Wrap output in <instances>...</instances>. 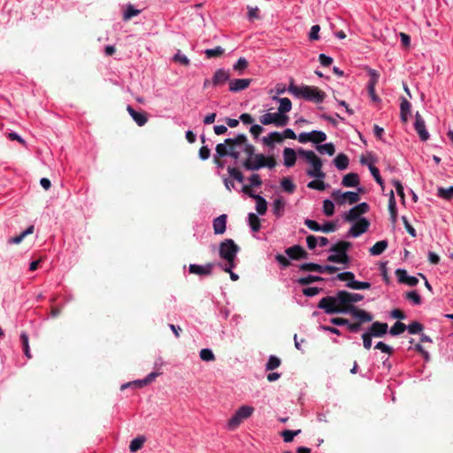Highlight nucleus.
Wrapping results in <instances>:
<instances>
[{
	"instance_id": "obj_3",
	"label": "nucleus",
	"mask_w": 453,
	"mask_h": 453,
	"mask_svg": "<svg viewBox=\"0 0 453 453\" xmlns=\"http://www.w3.org/2000/svg\"><path fill=\"white\" fill-rule=\"evenodd\" d=\"M351 247V243L347 241H340L330 248V251L334 252L327 257V261L337 264H348L349 257L347 254L348 250Z\"/></svg>"
},
{
	"instance_id": "obj_37",
	"label": "nucleus",
	"mask_w": 453,
	"mask_h": 453,
	"mask_svg": "<svg viewBox=\"0 0 453 453\" xmlns=\"http://www.w3.org/2000/svg\"><path fill=\"white\" fill-rule=\"evenodd\" d=\"M439 197L445 200H451L453 198V186L449 188H439L437 190Z\"/></svg>"
},
{
	"instance_id": "obj_48",
	"label": "nucleus",
	"mask_w": 453,
	"mask_h": 453,
	"mask_svg": "<svg viewBox=\"0 0 453 453\" xmlns=\"http://www.w3.org/2000/svg\"><path fill=\"white\" fill-rule=\"evenodd\" d=\"M409 333L411 334H419L423 330V325L418 321H413L411 324H409L408 326H406Z\"/></svg>"
},
{
	"instance_id": "obj_2",
	"label": "nucleus",
	"mask_w": 453,
	"mask_h": 453,
	"mask_svg": "<svg viewBox=\"0 0 453 453\" xmlns=\"http://www.w3.org/2000/svg\"><path fill=\"white\" fill-rule=\"evenodd\" d=\"M297 153L300 156L305 157V159L311 165V169L307 170V174L310 177H314L317 179L325 178L326 174L322 172V161L321 159L315 154L312 150H304L303 149H299Z\"/></svg>"
},
{
	"instance_id": "obj_8",
	"label": "nucleus",
	"mask_w": 453,
	"mask_h": 453,
	"mask_svg": "<svg viewBox=\"0 0 453 453\" xmlns=\"http://www.w3.org/2000/svg\"><path fill=\"white\" fill-rule=\"evenodd\" d=\"M303 99L313 103H322L326 98V93L317 87L303 86Z\"/></svg>"
},
{
	"instance_id": "obj_45",
	"label": "nucleus",
	"mask_w": 453,
	"mask_h": 453,
	"mask_svg": "<svg viewBox=\"0 0 453 453\" xmlns=\"http://www.w3.org/2000/svg\"><path fill=\"white\" fill-rule=\"evenodd\" d=\"M280 359L275 356H271L266 364V370L273 371L280 365Z\"/></svg>"
},
{
	"instance_id": "obj_12",
	"label": "nucleus",
	"mask_w": 453,
	"mask_h": 453,
	"mask_svg": "<svg viewBox=\"0 0 453 453\" xmlns=\"http://www.w3.org/2000/svg\"><path fill=\"white\" fill-rule=\"evenodd\" d=\"M265 155L257 154L252 158H247L243 162V166L246 170L256 171L264 167Z\"/></svg>"
},
{
	"instance_id": "obj_7",
	"label": "nucleus",
	"mask_w": 453,
	"mask_h": 453,
	"mask_svg": "<svg viewBox=\"0 0 453 453\" xmlns=\"http://www.w3.org/2000/svg\"><path fill=\"white\" fill-rule=\"evenodd\" d=\"M332 197L336 203L340 204L344 203L346 201L349 204H353L360 200L358 193L352 191L342 192L341 190H335L332 193Z\"/></svg>"
},
{
	"instance_id": "obj_21",
	"label": "nucleus",
	"mask_w": 453,
	"mask_h": 453,
	"mask_svg": "<svg viewBox=\"0 0 453 453\" xmlns=\"http://www.w3.org/2000/svg\"><path fill=\"white\" fill-rule=\"evenodd\" d=\"M284 165L287 167H292L296 162V152L294 149L285 148L283 150Z\"/></svg>"
},
{
	"instance_id": "obj_46",
	"label": "nucleus",
	"mask_w": 453,
	"mask_h": 453,
	"mask_svg": "<svg viewBox=\"0 0 453 453\" xmlns=\"http://www.w3.org/2000/svg\"><path fill=\"white\" fill-rule=\"evenodd\" d=\"M141 12L140 10L135 9L133 5H128L127 10L124 12L123 19L129 20L131 18L138 15Z\"/></svg>"
},
{
	"instance_id": "obj_33",
	"label": "nucleus",
	"mask_w": 453,
	"mask_h": 453,
	"mask_svg": "<svg viewBox=\"0 0 453 453\" xmlns=\"http://www.w3.org/2000/svg\"><path fill=\"white\" fill-rule=\"evenodd\" d=\"M255 200L257 202L256 210H257V213L260 215L265 214V212L267 211L266 200L264 197H262L261 196H255Z\"/></svg>"
},
{
	"instance_id": "obj_44",
	"label": "nucleus",
	"mask_w": 453,
	"mask_h": 453,
	"mask_svg": "<svg viewBox=\"0 0 453 453\" xmlns=\"http://www.w3.org/2000/svg\"><path fill=\"white\" fill-rule=\"evenodd\" d=\"M224 53V49L220 46H217L214 49H208L204 51L205 56L208 58L220 57Z\"/></svg>"
},
{
	"instance_id": "obj_59",
	"label": "nucleus",
	"mask_w": 453,
	"mask_h": 453,
	"mask_svg": "<svg viewBox=\"0 0 453 453\" xmlns=\"http://www.w3.org/2000/svg\"><path fill=\"white\" fill-rule=\"evenodd\" d=\"M368 73L370 75V81L367 86H375L379 81V73L373 69H368Z\"/></svg>"
},
{
	"instance_id": "obj_4",
	"label": "nucleus",
	"mask_w": 453,
	"mask_h": 453,
	"mask_svg": "<svg viewBox=\"0 0 453 453\" xmlns=\"http://www.w3.org/2000/svg\"><path fill=\"white\" fill-rule=\"evenodd\" d=\"M254 412V408L248 405L241 406L233 417L228 420L227 427L230 430H235L243 420L249 418Z\"/></svg>"
},
{
	"instance_id": "obj_36",
	"label": "nucleus",
	"mask_w": 453,
	"mask_h": 453,
	"mask_svg": "<svg viewBox=\"0 0 453 453\" xmlns=\"http://www.w3.org/2000/svg\"><path fill=\"white\" fill-rule=\"evenodd\" d=\"M145 442V437L144 436H139L134 440L131 441L129 445V450L131 452H136L139 449H141Z\"/></svg>"
},
{
	"instance_id": "obj_1",
	"label": "nucleus",
	"mask_w": 453,
	"mask_h": 453,
	"mask_svg": "<svg viewBox=\"0 0 453 453\" xmlns=\"http://www.w3.org/2000/svg\"><path fill=\"white\" fill-rule=\"evenodd\" d=\"M318 307L325 311L327 314L347 313L349 312L361 322H370L373 317L367 311L361 310L352 304L349 292L340 290L335 296L323 297L318 303Z\"/></svg>"
},
{
	"instance_id": "obj_5",
	"label": "nucleus",
	"mask_w": 453,
	"mask_h": 453,
	"mask_svg": "<svg viewBox=\"0 0 453 453\" xmlns=\"http://www.w3.org/2000/svg\"><path fill=\"white\" fill-rule=\"evenodd\" d=\"M240 248L232 239H226L219 244V257L226 261L235 260Z\"/></svg>"
},
{
	"instance_id": "obj_23",
	"label": "nucleus",
	"mask_w": 453,
	"mask_h": 453,
	"mask_svg": "<svg viewBox=\"0 0 453 453\" xmlns=\"http://www.w3.org/2000/svg\"><path fill=\"white\" fill-rule=\"evenodd\" d=\"M274 100H277L280 103L278 107V112L280 114L286 115V113L289 112L292 108V103L288 97H273Z\"/></svg>"
},
{
	"instance_id": "obj_15",
	"label": "nucleus",
	"mask_w": 453,
	"mask_h": 453,
	"mask_svg": "<svg viewBox=\"0 0 453 453\" xmlns=\"http://www.w3.org/2000/svg\"><path fill=\"white\" fill-rule=\"evenodd\" d=\"M285 252L293 260L308 258L307 251L300 245L291 246L286 249Z\"/></svg>"
},
{
	"instance_id": "obj_52",
	"label": "nucleus",
	"mask_w": 453,
	"mask_h": 453,
	"mask_svg": "<svg viewBox=\"0 0 453 453\" xmlns=\"http://www.w3.org/2000/svg\"><path fill=\"white\" fill-rule=\"evenodd\" d=\"M248 67V61L244 58H240L234 65V69L242 73Z\"/></svg>"
},
{
	"instance_id": "obj_47",
	"label": "nucleus",
	"mask_w": 453,
	"mask_h": 453,
	"mask_svg": "<svg viewBox=\"0 0 453 453\" xmlns=\"http://www.w3.org/2000/svg\"><path fill=\"white\" fill-rule=\"evenodd\" d=\"M301 433V430H284L281 433V436L285 442H291L294 440V437Z\"/></svg>"
},
{
	"instance_id": "obj_40",
	"label": "nucleus",
	"mask_w": 453,
	"mask_h": 453,
	"mask_svg": "<svg viewBox=\"0 0 453 453\" xmlns=\"http://www.w3.org/2000/svg\"><path fill=\"white\" fill-rule=\"evenodd\" d=\"M288 91L296 97H303V86H296L293 81H291V83L289 84Z\"/></svg>"
},
{
	"instance_id": "obj_26",
	"label": "nucleus",
	"mask_w": 453,
	"mask_h": 453,
	"mask_svg": "<svg viewBox=\"0 0 453 453\" xmlns=\"http://www.w3.org/2000/svg\"><path fill=\"white\" fill-rule=\"evenodd\" d=\"M349 157L347 155L343 153H340L336 156V157L334 159V165L338 170H345L348 168L349 165Z\"/></svg>"
},
{
	"instance_id": "obj_32",
	"label": "nucleus",
	"mask_w": 453,
	"mask_h": 453,
	"mask_svg": "<svg viewBox=\"0 0 453 453\" xmlns=\"http://www.w3.org/2000/svg\"><path fill=\"white\" fill-rule=\"evenodd\" d=\"M310 136L311 142L319 145L326 140V134L323 131L313 130L310 132Z\"/></svg>"
},
{
	"instance_id": "obj_55",
	"label": "nucleus",
	"mask_w": 453,
	"mask_h": 453,
	"mask_svg": "<svg viewBox=\"0 0 453 453\" xmlns=\"http://www.w3.org/2000/svg\"><path fill=\"white\" fill-rule=\"evenodd\" d=\"M173 59L174 62H178L185 66L190 64L189 59L185 55H182L180 50L173 56Z\"/></svg>"
},
{
	"instance_id": "obj_10",
	"label": "nucleus",
	"mask_w": 453,
	"mask_h": 453,
	"mask_svg": "<svg viewBox=\"0 0 453 453\" xmlns=\"http://www.w3.org/2000/svg\"><path fill=\"white\" fill-rule=\"evenodd\" d=\"M370 206L366 203H361L353 208H351L348 213L345 214L344 219L351 222L357 219L361 215L365 214L369 211Z\"/></svg>"
},
{
	"instance_id": "obj_14",
	"label": "nucleus",
	"mask_w": 453,
	"mask_h": 453,
	"mask_svg": "<svg viewBox=\"0 0 453 453\" xmlns=\"http://www.w3.org/2000/svg\"><path fill=\"white\" fill-rule=\"evenodd\" d=\"M213 266L214 265L212 263H208L205 265L191 264L188 266V272L192 274H196L199 276H207L211 274Z\"/></svg>"
},
{
	"instance_id": "obj_63",
	"label": "nucleus",
	"mask_w": 453,
	"mask_h": 453,
	"mask_svg": "<svg viewBox=\"0 0 453 453\" xmlns=\"http://www.w3.org/2000/svg\"><path fill=\"white\" fill-rule=\"evenodd\" d=\"M374 348L388 355H392L393 353V349L382 342H379Z\"/></svg>"
},
{
	"instance_id": "obj_22",
	"label": "nucleus",
	"mask_w": 453,
	"mask_h": 453,
	"mask_svg": "<svg viewBox=\"0 0 453 453\" xmlns=\"http://www.w3.org/2000/svg\"><path fill=\"white\" fill-rule=\"evenodd\" d=\"M284 140V136L279 132H272L268 134V136H265L262 139V142L265 145L268 147H273L274 142H282Z\"/></svg>"
},
{
	"instance_id": "obj_25",
	"label": "nucleus",
	"mask_w": 453,
	"mask_h": 453,
	"mask_svg": "<svg viewBox=\"0 0 453 453\" xmlns=\"http://www.w3.org/2000/svg\"><path fill=\"white\" fill-rule=\"evenodd\" d=\"M342 184L344 187H357L359 185L358 174L355 173H349L346 174L342 180Z\"/></svg>"
},
{
	"instance_id": "obj_24",
	"label": "nucleus",
	"mask_w": 453,
	"mask_h": 453,
	"mask_svg": "<svg viewBox=\"0 0 453 453\" xmlns=\"http://www.w3.org/2000/svg\"><path fill=\"white\" fill-rule=\"evenodd\" d=\"M411 104L406 98L401 99L400 117L403 123L408 121V115L411 112Z\"/></svg>"
},
{
	"instance_id": "obj_49",
	"label": "nucleus",
	"mask_w": 453,
	"mask_h": 453,
	"mask_svg": "<svg viewBox=\"0 0 453 453\" xmlns=\"http://www.w3.org/2000/svg\"><path fill=\"white\" fill-rule=\"evenodd\" d=\"M200 358L203 361L210 362L215 360V356L210 349H203L200 351Z\"/></svg>"
},
{
	"instance_id": "obj_51",
	"label": "nucleus",
	"mask_w": 453,
	"mask_h": 453,
	"mask_svg": "<svg viewBox=\"0 0 453 453\" xmlns=\"http://www.w3.org/2000/svg\"><path fill=\"white\" fill-rule=\"evenodd\" d=\"M323 211L326 216H332L334 212V204L330 200H325L323 202Z\"/></svg>"
},
{
	"instance_id": "obj_61",
	"label": "nucleus",
	"mask_w": 453,
	"mask_h": 453,
	"mask_svg": "<svg viewBox=\"0 0 453 453\" xmlns=\"http://www.w3.org/2000/svg\"><path fill=\"white\" fill-rule=\"evenodd\" d=\"M406 298L412 301L415 304L421 303V297L416 291H410L406 293Z\"/></svg>"
},
{
	"instance_id": "obj_57",
	"label": "nucleus",
	"mask_w": 453,
	"mask_h": 453,
	"mask_svg": "<svg viewBox=\"0 0 453 453\" xmlns=\"http://www.w3.org/2000/svg\"><path fill=\"white\" fill-rule=\"evenodd\" d=\"M308 188H312V189H318V190H324L326 188V185L324 183V181L320 180H311L308 183Z\"/></svg>"
},
{
	"instance_id": "obj_20",
	"label": "nucleus",
	"mask_w": 453,
	"mask_h": 453,
	"mask_svg": "<svg viewBox=\"0 0 453 453\" xmlns=\"http://www.w3.org/2000/svg\"><path fill=\"white\" fill-rule=\"evenodd\" d=\"M226 218L227 216L226 214H222L213 220V230L215 234H222L226 232Z\"/></svg>"
},
{
	"instance_id": "obj_34",
	"label": "nucleus",
	"mask_w": 453,
	"mask_h": 453,
	"mask_svg": "<svg viewBox=\"0 0 453 453\" xmlns=\"http://www.w3.org/2000/svg\"><path fill=\"white\" fill-rule=\"evenodd\" d=\"M249 224L251 230L255 233L258 232L261 227V223L259 218L255 213H249Z\"/></svg>"
},
{
	"instance_id": "obj_31",
	"label": "nucleus",
	"mask_w": 453,
	"mask_h": 453,
	"mask_svg": "<svg viewBox=\"0 0 453 453\" xmlns=\"http://www.w3.org/2000/svg\"><path fill=\"white\" fill-rule=\"evenodd\" d=\"M280 186L282 189L288 194L294 193L296 188L289 177L283 178L280 181Z\"/></svg>"
},
{
	"instance_id": "obj_19",
	"label": "nucleus",
	"mask_w": 453,
	"mask_h": 453,
	"mask_svg": "<svg viewBox=\"0 0 453 453\" xmlns=\"http://www.w3.org/2000/svg\"><path fill=\"white\" fill-rule=\"evenodd\" d=\"M127 111L139 127H142L147 123L148 117L145 112H138L130 105H127Z\"/></svg>"
},
{
	"instance_id": "obj_54",
	"label": "nucleus",
	"mask_w": 453,
	"mask_h": 453,
	"mask_svg": "<svg viewBox=\"0 0 453 453\" xmlns=\"http://www.w3.org/2000/svg\"><path fill=\"white\" fill-rule=\"evenodd\" d=\"M369 169H370V172H371L372 175L373 176L374 180H376V182L383 188V180H382L381 176L380 175L379 169L372 165H369Z\"/></svg>"
},
{
	"instance_id": "obj_16",
	"label": "nucleus",
	"mask_w": 453,
	"mask_h": 453,
	"mask_svg": "<svg viewBox=\"0 0 453 453\" xmlns=\"http://www.w3.org/2000/svg\"><path fill=\"white\" fill-rule=\"evenodd\" d=\"M388 328V326L387 323L375 321L369 327L368 333L372 337H382L387 334Z\"/></svg>"
},
{
	"instance_id": "obj_30",
	"label": "nucleus",
	"mask_w": 453,
	"mask_h": 453,
	"mask_svg": "<svg viewBox=\"0 0 453 453\" xmlns=\"http://www.w3.org/2000/svg\"><path fill=\"white\" fill-rule=\"evenodd\" d=\"M34 226H28L25 231H23L20 234L12 237L9 239V243L12 244H18L21 242V241L28 234H31L34 233Z\"/></svg>"
},
{
	"instance_id": "obj_29",
	"label": "nucleus",
	"mask_w": 453,
	"mask_h": 453,
	"mask_svg": "<svg viewBox=\"0 0 453 453\" xmlns=\"http://www.w3.org/2000/svg\"><path fill=\"white\" fill-rule=\"evenodd\" d=\"M285 206V201L282 197H278L273 201V211L274 215H276L278 218L281 217L283 214Z\"/></svg>"
},
{
	"instance_id": "obj_28",
	"label": "nucleus",
	"mask_w": 453,
	"mask_h": 453,
	"mask_svg": "<svg viewBox=\"0 0 453 453\" xmlns=\"http://www.w3.org/2000/svg\"><path fill=\"white\" fill-rule=\"evenodd\" d=\"M388 210L390 213V218L393 223H395L397 219V211H396V202L394 196L393 190L390 191V196L388 201Z\"/></svg>"
},
{
	"instance_id": "obj_53",
	"label": "nucleus",
	"mask_w": 453,
	"mask_h": 453,
	"mask_svg": "<svg viewBox=\"0 0 453 453\" xmlns=\"http://www.w3.org/2000/svg\"><path fill=\"white\" fill-rule=\"evenodd\" d=\"M336 278L342 281L352 282L355 280V275L352 272H343L338 273Z\"/></svg>"
},
{
	"instance_id": "obj_38",
	"label": "nucleus",
	"mask_w": 453,
	"mask_h": 453,
	"mask_svg": "<svg viewBox=\"0 0 453 453\" xmlns=\"http://www.w3.org/2000/svg\"><path fill=\"white\" fill-rule=\"evenodd\" d=\"M299 269L303 272H318L321 273V265L315 263H304L299 265Z\"/></svg>"
},
{
	"instance_id": "obj_64",
	"label": "nucleus",
	"mask_w": 453,
	"mask_h": 453,
	"mask_svg": "<svg viewBox=\"0 0 453 453\" xmlns=\"http://www.w3.org/2000/svg\"><path fill=\"white\" fill-rule=\"evenodd\" d=\"M250 132L254 138H257L264 132V128L260 125L256 124L250 127Z\"/></svg>"
},
{
	"instance_id": "obj_62",
	"label": "nucleus",
	"mask_w": 453,
	"mask_h": 453,
	"mask_svg": "<svg viewBox=\"0 0 453 453\" xmlns=\"http://www.w3.org/2000/svg\"><path fill=\"white\" fill-rule=\"evenodd\" d=\"M322 289L317 287H309L303 289V293L306 296H314L318 295Z\"/></svg>"
},
{
	"instance_id": "obj_9",
	"label": "nucleus",
	"mask_w": 453,
	"mask_h": 453,
	"mask_svg": "<svg viewBox=\"0 0 453 453\" xmlns=\"http://www.w3.org/2000/svg\"><path fill=\"white\" fill-rule=\"evenodd\" d=\"M248 142L247 136L243 134H238L234 138H227L225 140V144H227L229 147L228 155L231 157L237 159L240 156V153L234 150L235 146L242 145V143H246Z\"/></svg>"
},
{
	"instance_id": "obj_39",
	"label": "nucleus",
	"mask_w": 453,
	"mask_h": 453,
	"mask_svg": "<svg viewBox=\"0 0 453 453\" xmlns=\"http://www.w3.org/2000/svg\"><path fill=\"white\" fill-rule=\"evenodd\" d=\"M316 149L319 152L326 153L329 156H333L335 152L334 145L332 142L318 145Z\"/></svg>"
},
{
	"instance_id": "obj_56",
	"label": "nucleus",
	"mask_w": 453,
	"mask_h": 453,
	"mask_svg": "<svg viewBox=\"0 0 453 453\" xmlns=\"http://www.w3.org/2000/svg\"><path fill=\"white\" fill-rule=\"evenodd\" d=\"M226 146L227 144H225V142L219 143L216 146V157H223L225 156H227L229 150H227Z\"/></svg>"
},
{
	"instance_id": "obj_27",
	"label": "nucleus",
	"mask_w": 453,
	"mask_h": 453,
	"mask_svg": "<svg viewBox=\"0 0 453 453\" xmlns=\"http://www.w3.org/2000/svg\"><path fill=\"white\" fill-rule=\"evenodd\" d=\"M388 241L382 240L380 242H377L372 247L370 248L369 251L371 255L372 256H379L381 253H383L386 249L388 248Z\"/></svg>"
},
{
	"instance_id": "obj_18",
	"label": "nucleus",
	"mask_w": 453,
	"mask_h": 453,
	"mask_svg": "<svg viewBox=\"0 0 453 453\" xmlns=\"http://www.w3.org/2000/svg\"><path fill=\"white\" fill-rule=\"evenodd\" d=\"M230 74L228 71L224 69H218L211 79V83L213 86H220L229 81Z\"/></svg>"
},
{
	"instance_id": "obj_11",
	"label": "nucleus",
	"mask_w": 453,
	"mask_h": 453,
	"mask_svg": "<svg viewBox=\"0 0 453 453\" xmlns=\"http://www.w3.org/2000/svg\"><path fill=\"white\" fill-rule=\"evenodd\" d=\"M370 226V222L365 218H361L349 230L348 235L357 237L365 233Z\"/></svg>"
},
{
	"instance_id": "obj_58",
	"label": "nucleus",
	"mask_w": 453,
	"mask_h": 453,
	"mask_svg": "<svg viewBox=\"0 0 453 453\" xmlns=\"http://www.w3.org/2000/svg\"><path fill=\"white\" fill-rule=\"evenodd\" d=\"M248 18L250 20L259 19V9L257 7L248 6Z\"/></svg>"
},
{
	"instance_id": "obj_17",
	"label": "nucleus",
	"mask_w": 453,
	"mask_h": 453,
	"mask_svg": "<svg viewBox=\"0 0 453 453\" xmlns=\"http://www.w3.org/2000/svg\"><path fill=\"white\" fill-rule=\"evenodd\" d=\"M251 81V79H234L229 81V90L234 93L244 90L249 88Z\"/></svg>"
},
{
	"instance_id": "obj_6",
	"label": "nucleus",
	"mask_w": 453,
	"mask_h": 453,
	"mask_svg": "<svg viewBox=\"0 0 453 453\" xmlns=\"http://www.w3.org/2000/svg\"><path fill=\"white\" fill-rule=\"evenodd\" d=\"M259 121L264 126L273 124L278 127H282L288 125L289 117L288 115L280 114L279 112L265 113L259 117Z\"/></svg>"
},
{
	"instance_id": "obj_13",
	"label": "nucleus",
	"mask_w": 453,
	"mask_h": 453,
	"mask_svg": "<svg viewBox=\"0 0 453 453\" xmlns=\"http://www.w3.org/2000/svg\"><path fill=\"white\" fill-rule=\"evenodd\" d=\"M414 127L421 141L428 140L429 133L426 128L425 120L418 111L415 114Z\"/></svg>"
},
{
	"instance_id": "obj_41",
	"label": "nucleus",
	"mask_w": 453,
	"mask_h": 453,
	"mask_svg": "<svg viewBox=\"0 0 453 453\" xmlns=\"http://www.w3.org/2000/svg\"><path fill=\"white\" fill-rule=\"evenodd\" d=\"M346 286L351 289H356V290L368 289L371 288V284L369 282L358 281V280L348 282Z\"/></svg>"
},
{
	"instance_id": "obj_43",
	"label": "nucleus",
	"mask_w": 453,
	"mask_h": 453,
	"mask_svg": "<svg viewBox=\"0 0 453 453\" xmlns=\"http://www.w3.org/2000/svg\"><path fill=\"white\" fill-rule=\"evenodd\" d=\"M406 330V326L403 322L397 321L390 328L389 333L391 335H398Z\"/></svg>"
},
{
	"instance_id": "obj_42",
	"label": "nucleus",
	"mask_w": 453,
	"mask_h": 453,
	"mask_svg": "<svg viewBox=\"0 0 453 453\" xmlns=\"http://www.w3.org/2000/svg\"><path fill=\"white\" fill-rule=\"evenodd\" d=\"M324 279L320 276H315V275H308L306 277L300 278L297 282L302 285H309L311 283L316 282V281H323Z\"/></svg>"
},
{
	"instance_id": "obj_50",
	"label": "nucleus",
	"mask_w": 453,
	"mask_h": 453,
	"mask_svg": "<svg viewBox=\"0 0 453 453\" xmlns=\"http://www.w3.org/2000/svg\"><path fill=\"white\" fill-rule=\"evenodd\" d=\"M227 171L232 178H234V180H236L239 182L243 181V180H244L243 174L242 173V172L239 169H237L235 167L229 166L227 168Z\"/></svg>"
},
{
	"instance_id": "obj_35",
	"label": "nucleus",
	"mask_w": 453,
	"mask_h": 453,
	"mask_svg": "<svg viewBox=\"0 0 453 453\" xmlns=\"http://www.w3.org/2000/svg\"><path fill=\"white\" fill-rule=\"evenodd\" d=\"M20 341H21V343H22V347H23V351H24V354L25 356L30 359L32 358V355H31V352H30V348H29V339H28V335L27 334L26 332H22L21 334H20Z\"/></svg>"
},
{
	"instance_id": "obj_60",
	"label": "nucleus",
	"mask_w": 453,
	"mask_h": 453,
	"mask_svg": "<svg viewBox=\"0 0 453 453\" xmlns=\"http://www.w3.org/2000/svg\"><path fill=\"white\" fill-rule=\"evenodd\" d=\"M304 225L312 231H321V226L315 220L307 219L304 220Z\"/></svg>"
}]
</instances>
